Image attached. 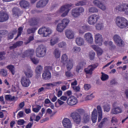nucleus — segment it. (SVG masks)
I'll return each mask as SVG.
<instances>
[{
	"label": "nucleus",
	"instance_id": "nucleus-24",
	"mask_svg": "<svg viewBox=\"0 0 128 128\" xmlns=\"http://www.w3.org/2000/svg\"><path fill=\"white\" fill-rule=\"evenodd\" d=\"M84 38H86V42H88V44H92V42H94V38H92V34L90 32L86 33L84 34Z\"/></svg>",
	"mask_w": 128,
	"mask_h": 128
},
{
	"label": "nucleus",
	"instance_id": "nucleus-16",
	"mask_svg": "<svg viewBox=\"0 0 128 128\" xmlns=\"http://www.w3.org/2000/svg\"><path fill=\"white\" fill-rule=\"evenodd\" d=\"M66 102L69 106H76L78 104V101L76 98L72 96L67 100Z\"/></svg>",
	"mask_w": 128,
	"mask_h": 128
},
{
	"label": "nucleus",
	"instance_id": "nucleus-51",
	"mask_svg": "<svg viewBox=\"0 0 128 128\" xmlns=\"http://www.w3.org/2000/svg\"><path fill=\"white\" fill-rule=\"evenodd\" d=\"M65 76H66V78H70L72 76H74V74H72L70 70H68V71L66 72H65Z\"/></svg>",
	"mask_w": 128,
	"mask_h": 128
},
{
	"label": "nucleus",
	"instance_id": "nucleus-44",
	"mask_svg": "<svg viewBox=\"0 0 128 128\" xmlns=\"http://www.w3.org/2000/svg\"><path fill=\"white\" fill-rule=\"evenodd\" d=\"M88 12H89L94 14V12H98V8L95 7H91L88 8Z\"/></svg>",
	"mask_w": 128,
	"mask_h": 128
},
{
	"label": "nucleus",
	"instance_id": "nucleus-17",
	"mask_svg": "<svg viewBox=\"0 0 128 128\" xmlns=\"http://www.w3.org/2000/svg\"><path fill=\"white\" fill-rule=\"evenodd\" d=\"M48 4V0H40L36 4V7L38 8H44Z\"/></svg>",
	"mask_w": 128,
	"mask_h": 128
},
{
	"label": "nucleus",
	"instance_id": "nucleus-63",
	"mask_svg": "<svg viewBox=\"0 0 128 128\" xmlns=\"http://www.w3.org/2000/svg\"><path fill=\"white\" fill-rule=\"evenodd\" d=\"M73 90H75V92H80V86H72Z\"/></svg>",
	"mask_w": 128,
	"mask_h": 128
},
{
	"label": "nucleus",
	"instance_id": "nucleus-55",
	"mask_svg": "<svg viewBox=\"0 0 128 128\" xmlns=\"http://www.w3.org/2000/svg\"><path fill=\"white\" fill-rule=\"evenodd\" d=\"M26 124V121L24 120L20 119L18 121V124L19 126H22V124Z\"/></svg>",
	"mask_w": 128,
	"mask_h": 128
},
{
	"label": "nucleus",
	"instance_id": "nucleus-15",
	"mask_svg": "<svg viewBox=\"0 0 128 128\" xmlns=\"http://www.w3.org/2000/svg\"><path fill=\"white\" fill-rule=\"evenodd\" d=\"M116 10L118 12H124L126 14H128V4H122L116 8Z\"/></svg>",
	"mask_w": 128,
	"mask_h": 128
},
{
	"label": "nucleus",
	"instance_id": "nucleus-1",
	"mask_svg": "<svg viewBox=\"0 0 128 128\" xmlns=\"http://www.w3.org/2000/svg\"><path fill=\"white\" fill-rule=\"evenodd\" d=\"M61 62L63 64H66V68L68 70H71L74 66V60L69 59L66 54H64L61 58Z\"/></svg>",
	"mask_w": 128,
	"mask_h": 128
},
{
	"label": "nucleus",
	"instance_id": "nucleus-30",
	"mask_svg": "<svg viewBox=\"0 0 128 128\" xmlns=\"http://www.w3.org/2000/svg\"><path fill=\"white\" fill-rule=\"evenodd\" d=\"M25 76H26L28 78H32V70L30 68H28L26 71L24 72Z\"/></svg>",
	"mask_w": 128,
	"mask_h": 128
},
{
	"label": "nucleus",
	"instance_id": "nucleus-33",
	"mask_svg": "<svg viewBox=\"0 0 128 128\" xmlns=\"http://www.w3.org/2000/svg\"><path fill=\"white\" fill-rule=\"evenodd\" d=\"M16 100V96H12V95L10 94H7L5 96V100L6 101H10V102H12Z\"/></svg>",
	"mask_w": 128,
	"mask_h": 128
},
{
	"label": "nucleus",
	"instance_id": "nucleus-57",
	"mask_svg": "<svg viewBox=\"0 0 128 128\" xmlns=\"http://www.w3.org/2000/svg\"><path fill=\"white\" fill-rule=\"evenodd\" d=\"M14 38V34H12V32H9L8 35L7 40H12Z\"/></svg>",
	"mask_w": 128,
	"mask_h": 128
},
{
	"label": "nucleus",
	"instance_id": "nucleus-39",
	"mask_svg": "<svg viewBox=\"0 0 128 128\" xmlns=\"http://www.w3.org/2000/svg\"><path fill=\"white\" fill-rule=\"evenodd\" d=\"M83 122L84 124H88V122H90V116L86 114H84L83 117Z\"/></svg>",
	"mask_w": 128,
	"mask_h": 128
},
{
	"label": "nucleus",
	"instance_id": "nucleus-29",
	"mask_svg": "<svg viewBox=\"0 0 128 128\" xmlns=\"http://www.w3.org/2000/svg\"><path fill=\"white\" fill-rule=\"evenodd\" d=\"M42 70V66H36L35 70V72H36V78H40V76Z\"/></svg>",
	"mask_w": 128,
	"mask_h": 128
},
{
	"label": "nucleus",
	"instance_id": "nucleus-21",
	"mask_svg": "<svg viewBox=\"0 0 128 128\" xmlns=\"http://www.w3.org/2000/svg\"><path fill=\"white\" fill-rule=\"evenodd\" d=\"M42 78L44 80H50V78H52V75L50 70H45L42 74Z\"/></svg>",
	"mask_w": 128,
	"mask_h": 128
},
{
	"label": "nucleus",
	"instance_id": "nucleus-5",
	"mask_svg": "<svg viewBox=\"0 0 128 128\" xmlns=\"http://www.w3.org/2000/svg\"><path fill=\"white\" fill-rule=\"evenodd\" d=\"M70 24V20L68 19H63L62 20L61 23L58 24L56 26V30L58 32H62L64 30V28L68 26V25Z\"/></svg>",
	"mask_w": 128,
	"mask_h": 128
},
{
	"label": "nucleus",
	"instance_id": "nucleus-38",
	"mask_svg": "<svg viewBox=\"0 0 128 128\" xmlns=\"http://www.w3.org/2000/svg\"><path fill=\"white\" fill-rule=\"evenodd\" d=\"M58 42V38H53L50 40V45L52 46H54Z\"/></svg>",
	"mask_w": 128,
	"mask_h": 128
},
{
	"label": "nucleus",
	"instance_id": "nucleus-53",
	"mask_svg": "<svg viewBox=\"0 0 128 128\" xmlns=\"http://www.w3.org/2000/svg\"><path fill=\"white\" fill-rule=\"evenodd\" d=\"M1 74L3 76H8V71L6 70L2 69Z\"/></svg>",
	"mask_w": 128,
	"mask_h": 128
},
{
	"label": "nucleus",
	"instance_id": "nucleus-41",
	"mask_svg": "<svg viewBox=\"0 0 128 128\" xmlns=\"http://www.w3.org/2000/svg\"><path fill=\"white\" fill-rule=\"evenodd\" d=\"M86 0H84L79 1L76 4V6H86Z\"/></svg>",
	"mask_w": 128,
	"mask_h": 128
},
{
	"label": "nucleus",
	"instance_id": "nucleus-13",
	"mask_svg": "<svg viewBox=\"0 0 128 128\" xmlns=\"http://www.w3.org/2000/svg\"><path fill=\"white\" fill-rule=\"evenodd\" d=\"M8 18H10V16L8 13L4 12H0V22H4L8 20Z\"/></svg>",
	"mask_w": 128,
	"mask_h": 128
},
{
	"label": "nucleus",
	"instance_id": "nucleus-45",
	"mask_svg": "<svg viewBox=\"0 0 128 128\" xmlns=\"http://www.w3.org/2000/svg\"><path fill=\"white\" fill-rule=\"evenodd\" d=\"M96 56V52L93 51H91L89 53L90 59V60H94V56Z\"/></svg>",
	"mask_w": 128,
	"mask_h": 128
},
{
	"label": "nucleus",
	"instance_id": "nucleus-60",
	"mask_svg": "<svg viewBox=\"0 0 128 128\" xmlns=\"http://www.w3.org/2000/svg\"><path fill=\"white\" fill-rule=\"evenodd\" d=\"M78 112L79 114H84L86 111H84V109H78Z\"/></svg>",
	"mask_w": 128,
	"mask_h": 128
},
{
	"label": "nucleus",
	"instance_id": "nucleus-59",
	"mask_svg": "<svg viewBox=\"0 0 128 128\" xmlns=\"http://www.w3.org/2000/svg\"><path fill=\"white\" fill-rule=\"evenodd\" d=\"M93 70V69L90 68L88 70H85V72L86 74H92Z\"/></svg>",
	"mask_w": 128,
	"mask_h": 128
},
{
	"label": "nucleus",
	"instance_id": "nucleus-18",
	"mask_svg": "<svg viewBox=\"0 0 128 128\" xmlns=\"http://www.w3.org/2000/svg\"><path fill=\"white\" fill-rule=\"evenodd\" d=\"M122 109L120 106L114 107V106H113V108L110 112L112 114H122Z\"/></svg>",
	"mask_w": 128,
	"mask_h": 128
},
{
	"label": "nucleus",
	"instance_id": "nucleus-2",
	"mask_svg": "<svg viewBox=\"0 0 128 128\" xmlns=\"http://www.w3.org/2000/svg\"><path fill=\"white\" fill-rule=\"evenodd\" d=\"M116 26L119 28H126V26H128V20L124 17L117 16L116 18Z\"/></svg>",
	"mask_w": 128,
	"mask_h": 128
},
{
	"label": "nucleus",
	"instance_id": "nucleus-56",
	"mask_svg": "<svg viewBox=\"0 0 128 128\" xmlns=\"http://www.w3.org/2000/svg\"><path fill=\"white\" fill-rule=\"evenodd\" d=\"M84 88L85 90H88L92 88V86L90 84H84Z\"/></svg>",
	"mask_w": 128,
	"mask_h": 128
},
{
	"label": "nucleus",
	"instance_id": "nucleus-48",
	"mask_svg": "<svg viewBox=\"0 0 128 128\" xmlns=\"http://www.w3.org/2000/svg\"><path fill=\"white\" fill-rule=\"evenodd\" d=\"M106 122H108V118H104L102 119V122H101L100 124L98 125V128H102V126H104V124Z\"/></svg>",
	"mask_w": 128,
	"mask_h": 128
},
{
	"label": "nucleus",
	"instance_id": "nucleus-6",
	"mask_svg": "<svg viewBox=\"0 0 128 128\" xmlns=\"http://www.w3.org/2000/svg\"><path fill=\"white\" fill-rule=\"evenodd\" d=\"M46 54V48L42 44L39 45L36 49V56L38 58H44Z\"/></svg>",
	"mask_w": 128,
	"mask_h": 128
},
{
	"label": "nucleus",
	"instance_id": "nucleus-23",
	"mask_svg": "<svg viewBox=\"0 0 128 128\" xmlns=\"http://www.w3.org/2000/svg\"><path fill=\"white\" fill-rule=\"evenodd\" d=\"M97 120H98V110H96V108H94L92 114V120L93 124H96V122Z\"/></svg>",
	"mask_w": 128,
	"mask_h": 128
},
{
	"label": "nucleus",
	"instance_id": "nucleus-20",
	"mask_svg": "<svg viewBox=\"0 0 128 128\" xmlns=\"http://www.w3.org/2000/svg\"><path fill=\"white\" fill-rule=\"evenodd\" d=\"M65 34L66 38L69 40H72L74 38V31L70 29H67L65 31Z\"/></svg>",
	"mask_w": 128,
	"mask_h": 128
},
{
	"label": "nucleus",
	"instance_id": "nucleus-62",
	"mask_svg": "<svg viewBox=\"0 0 128 128\" xmlns=\"http://www.w3.org/2000/svg\"><path fill=\"white\" fill-rule=\"evenodd\" d=\"M90 66H91L90 68H91L92 70H94L95 68H96V67H97V66H98V64L96 63V64H95L90 65Z\"/></svg>",
	"mask_w": 128,
	"mask_h": 128
},
{
	"label": "nucleus",
	"instance_id": "nucleus-26",
	"mask_svg": "<svg viewBox=\"0 0 128 128\" xmlns=\"http://www.w3.org/2000/svg\"><path fill=\"white\" fill-rule=\"evenodd\" d=\"M24 42L22 41H18L15 44H13L12 46L9 47L10 50H14L18 47L22 46Z\"/></svg>",
	"mask_w": 128,
	"mask_h": 128
},
{
	"label": "nucleus",
	"instance_id": "nucleus-54",
	"mask_svg": "<svg viewBox=\"0 0 128 128\" xmlns=\"http://www.w3.org/2000/svg\"><path fill=\"white\" fill-rule=\"evenodd\" d=\"M22 30H24V28L20 26L18 28V36H22Z\"/></svg>",
	"mask_w": 128,
	"mask_h": 128
},
{
	"label": "nucleus",
	"instance_id": "nucleus-49",
	"mask_svg": "<svg viewBox=\"0 0 128 128\" xmlns=\"http://www.w3.org/2000/svg\"><path fill=\"white\" fill-rule=\"evenodd\" d=\"M30 60L32 62H33V64H38V62H40V61L36 58H32L31 57Z\"/></svg>",
	"mask_w": 128,
	"mask_h": 128
},
{
	"label": "nucleus",
	"instance_id": "nucleus-47",
	"mask_svg": "<svg viewBox=\"0 0 128 128\" xmlns=\"http://www.w3.org/2000/svg\"><path fill=\"white\" fill-rule=\"evenodd\" d=\"M40 108H42V106L40 105H36V108H32V111L34 112H38L40 110Z\"/></svg>",
	"mask_w": 128,
	"mask_h": 128
},
{
	"label": "nucleus",
	"instance_id": "nucleus-14",
	"mask_svg": "<svg viewBox=\"0 0 128 128\" xmlns=\"http://www.w3.org/2000/svg\"><path fill=\"white\" fill-rule=\"evenodd\" d=\"M102 42H104V40L100 34H98L95 35V42L96 44L100 46H102Z\"/></svg>",
	"mask_w": 128,
	"mask_h": 128
},
{
	"label": "nucleus",
	"instance_id": "nucleus-43",
	"mask_svg": "<svg viewBox=\"0 0 128 128\" xmlns=\"http://www.w3.org/2000/svg\"><path fill=\"white\" fill-rule=\"evenodd\" d=\"M104 112H108L110 110V104H106L104 106Z\"/></svg>",
	"mask_w": 128,
	"mask_h": 128
},
{
	"label": "nucleus",
	"instance_id": "nucleus-31",
	"mask_svg": "<svg viewBox=\"0 0 128 128\" xmlns=\"http://www.w3.org/2000/svg\"><path fill=\"white\" fill-rule=\"evenodd\" d=\"M76 44L80 46H82V44H84V38L80 37L77 38H76Z\"/></svg>",
	"mask_w": 128,
	"mask_h": 128
},
{
	"label": "nucleus",
	"instance_id": "nucleus-9",
	"mask_svg": "<svg viewBox=\"0 0 128 128\" xmlns=\"http://www.w3.org/2000/svg\"><path fill=\"white\" fill-rule=\"evenodd\" d=\"M71 118H72L74 122L78 124H80V122L82 121V116L77 112H73L70 114Z\"/></svg>",
	"mask_w": 128,
	"mask_h": 128
},
{
	"label": "nucleus",
	"instance_id": "nucleus-52",
	"mask_svg": "<svg viewBox=\"0 0 128 128\" xmlns=\"http://www.w3.org/2000/svg\"><path fill=\"white\" fill-rule=\"evenodd\" d=\"M34 40V36H29V38L27 40L26 42V44H28L30 42H32Z\"/></svg>",
	"mask_w": 128,
	"mask_h": 128
},
{
	"label": "nucleus",
	"instance_id": "nucleus-22",
	"mask_svg": "<svg viewBox=\"0 0 128 128\" xmlns=\"http://www.w3.org/2000/svg\"><path fill=\"white\" fill-rule=\"evenodd\" d=\"M94 4L95 6H96L98 8H99L102 10H106V6L104 5L102 3L98 0H94Z\"/></svg>",
	"mask_w": 128,
	"mask_h": 128
},
{
	"label": "nucleus",
	"instance_id": "nucleus-50",
	"mask_svg": "<svg viewBox=\"0 0 128 128\" xmlns=\"http://www.w3.org/2000/svg\"><path fill=\"white\" fill-rule=\"evenodd\" d=\"M4 56H6V52H0V60H2L6 58Z\"/></svg>",
	"mask_w": 128,
	"mask_h": 128
},
{
	"label": "nucleus",
	"instance_id": "nucleus-7",
	"mask_svg": "<svg viewBox=\"0 0 128 128\" xmlns=\"http://www.w3.org/2000/svg\"><path fill=\"white\" fill-rule=\"evenodd\" d=\"M38 34H42L44 38H46V36H48V35L52 34V30L50 28L43 26L38 30Z\"/></svg>",
	"mask_w": 128,
	"mask_h": 128
},
{
	"label": "nucleus",
	"instance_id": "nucleus-46",
	"mask_svg": "<svg viewBox=\"0 0 128 128\" xmlns=\"http://www.w3.org/2000/svg\"><path fill=\"white\" fill-rule=\"evenodd\" d=\"M96 28L97 30H100L104 28V25H102V23H98L96 24Z\"/></svg>",
	"mask_w": 128,
	"mask_h": 128
},
{
	"label": "nucleus",
	"instance_id": "nucleus-40",
	"mask_svg": "<svg viewBox=\"0 0 128 128\" xmlns=\"http://www.w3.org/2000/svg\"><path fill=\"white\" fill-rule=\"evenodd\" d=\"M102 76L100 78L102 80V82H104L106 80H108V75L106 74H104V73L102 72Z\"/></svg>",
	"mask_w": 128,
	"mask_h": 128
},
{
	"label": "nucleus",
	"instance_id": "nucleus-34",
	"mask_svg": "<svg viewBox=\"0 0 128 128\" xmlns=\"http://www.w3.org/2000/svg\"><path fill=\"white\" fill-rule=\"evenodd\" d=\"M38 30V28L36 27H33L32 28H29L27 30V34H34Z\"/></svg>",
	"mask_w": 128,
	"mask_h": 128
},
{
	"label": "nucleus",
	"instance_id": "nucleus-32",
	"mask_svg": "<svg viewBox=\"0 0 128 128\" xmlns=\"http://www.w3.org/2000/svg\"><path fill=\"white\" fill-rule=\"evenodd\" d=\"M38 24V20L36 18H32L30 22V26H37Z\"/></svg>",
	"mask_w": 128,
	"mask_h": 128
},
{
	"label": "nucleus",
	"instance_id": "nucleus-12",
	"mask_svg": "<svg viewBox=\"0 0 128 128\" xmlns=\"http://www.w3.org/2000/svg\"><path fill=\"white\" fill-rule=\"evenodd\" d=\"M34 49H30L28 50H26L25 52H24L23 54H21V58H24L27 56H30V58H32V56H34Z\"/></svg>",
	"mask_w": 128,
	"mask_h": 128
},
{
	"label": "nucleus",
	"instance_id": "nucleus-35",
	"mask_svg": "<svg viewBox=\"0 0 128 128\" xmlns=\"http://www.w3.org/2000/svg\"><path fill=\"white\" fill-rule=\"evenodd\" d=\"M6 68L9 70L11 74L14 76V74H16V72L14 71V66L13 65H8L6 66Z\"/></svg>",
	"mask_w": 128,
	"mask_h": 128
},
{
	"label": "nucleus",
	"instance_id": "nucleus-11",
	"mask_svg": "<svg viewBox=\"0 0 128 128\" xmlns=\"http://www.w3.org/2000/svg\"><path fill=\"white\" fill-rule=\"evenodd\" d=\"M21 84L24 88H28L30 84V80L24 76H22L20 80Z\"/></svg>",
	"mask_w": 128,
	"mask_h": 128
},
{
	"label": "nucleus",
	"instance_id": "nucleus-19",
	"mask_svg": "<svg viewBox=\"0 0 128 128\" xmlns=\"http://www.w3.org/2000/svg\"><path fill=\"white\" fill-rule=\"evenodd\" d=\"M62 124L64 128H72V122L68 118H64L62 120Z\"/></svg>",
	"mask_w": 128,
	"mask_h": 128
},
{
	"label": "nucleus",
	"instance_id": "nucleus-27",
	"mask_svg": "<svg viewBox=\"0 0 128 128\" xmlns=\"http://www.w3.org/2000/svg\"><path fill=\"white\" fill-rule=\"evenodd\" d=\"M20 5L22 8H28L30 6V3L28 1L22 0L20 2Z\"/></svg>",
	"mask_w": 128,
	"mask_h": 128
},
{
	"label": "nucleus",
	"instance_id": "nucleus-8",
	"mask_svg": "<svg viewBox=\"0 0 128 128\" xmlns=\"http://www.w3.org/2000/svg\"><path fill=\"white\" fill-rule=\"evenodd\" d=\"M113 40L118 46H120V48L124 46V42L122 40V39L120 36H118V34H115L113 37Z\"/></svg>",
	"mask_w": 128,
	"mask_h": 128
},
{
	"label": "nucleus",
	"instance_id": "nucleus-25",
	"mask_svg": "<svg viewBox=\"0 0 128 128\" xmlns=\"http://www.w3.org/2000/svg\"><path fill=\"white\" fill-rule=\"evenodd\" d=\"M12 12L13 14V16H18H18H20V14H22V11H20V10L18 8L16 7H14L12 8Z\"/></svg>",
	"mask_w": 128,
	"mask_h": 128
},
{
	"label": "nucleus",
	"instance_id": "nucleus-37",
	"mask_svg": "<svg viewBox=\"0 0 128 128\" xmlns=\"http://www.w3.org/2000/svg\"><path fill=\"white\" fill-rule=\"evenodd\" d=\"M108 44L109 46V50H116V46L112 42H109Z\"/></svg>",
	"mask_w": 128,
	"mask_h": 128
},
{
	"label": "nucleus",
	"instance_id": "nucleus-58",
	"mask_svg": "<svg viewBox=\"0 0 128 128\" xmlns=\"http://www.w3.org/2000/svg\"><path fill=\"white\" fill-rule=\"evenodd\" d=\"M59 48H62L66 46V44L64 42H61L58 44Z\"/></svg>",
	"mask_w": 128,
	"mask_h": 128
},
{
	"label": "nucleus",
	"instance_id": "nucleus-61",
	"mask_svg": "<svg viewBox=\"0 0 128 128\" xmlns=\"http://www.w3.org/2000/svg\"><path fill=\"white\" fill-rule=\"evenodd\" d=\"M8 32L6 30H0V36H6Z\"/></svg>",
	"mask_w": 128,
	"mask_h": 128
},
{
	"label": "nucleus",
	"instance_id": "nucleus-3",
	"mask_svg": "<svg viewBox=\"0 0 128 128\" xmlns=\"http://www.w3.org/2000/svg\"><path fill=\"white\" fill-rule=\"evenodd\" d=\"M74 8V4H67L62 6L59 10V12L62 14L61 16H62V18L66 16L71 8Z\"/></svg>",
	"mask_w": 128,
	"mask_h": 128
},
{
	"label": "nucleus",
	"instance_id": "nucleus-10",
	"mask_svg": "<svg viewBox=\"0 0 128 128\" xmlns=\"http://www.w3.org/2000/svg\"><path fill=\"white\" fill-rule=\"evenodd\" d=\"M88 22L89 24H96L98 20H100V16L96 14H92L90 15L88 18Z\"/></svg>",
	"mask_w": 128,
	"mask_h": 128
},
{
	"label": "nucleus",
	"instance_id": "nucleus-64",
	"mask_svg": "<svg viewBox=\"0 0 128 128\" xmlns=\"http://www.w3.org/2000/svg\"><path fill=\"white\" fill-rule=\"evenodd\" d=\"M34 126V122H29L26 126V128H31Z\"/></svg>",
	"mask_w": 128,
	"mask_h": 128
},
{
	"label": "nucleus",
	"instance_id": "nucleus-42",
	"mask_svg": "<svg viewBox=\"0 0 128 128\" xmlns=\"http://www.w3.org/2000/svg\"><path fill=\"white\" fill-rule=\"evenodd\" d=\"M72 52H76V54H78V52H80V50H82V48H80V47H78V46H74L73 47L72 49Z\"/></svg>",
	"mask_w": 128,
	"mask_h": 128
},
{
	"label": "nucleus",
	"instance_id": "nucleus-36",
	"mask_svg": "<svg viewBox=\"0 0 128 128\" xmlns=\"http://www.w3.org/2000/svg\"><path fill=\"white\" fill-rule=\"evenodd\" d=\"M56 58H60V51L58 48H56L54 52Z\"/></svg>",
	"mask_w": 128,
	"mask_h": 128
},
{
	"label": "nucleus",
	"instance_id": "nucleus-28",
	"mask_svg": "<svg viewBox=\"0 0 128 128\" xmlns=\"http://www.w3.org/2000/svg\"><path fill=\"white\" fill-rule=\"evenodd\" d=\"M97 110L98 114V122H100L102 118V107L100 106H97Z\"/></svg>",
	"mask_w": 128,
	"mask_h": 128
},
{
	"label": "nucleus",
	"instance_id": "nucleus-4",
	"mask_svg": "<svg viewBox=\"0 0 128 128\" xmlns=\"http://www.w3.org/2000/svg\"><path fill=\"white\" fill-rule=\"evenodd\" d=\"M84 12V8L82 7L74 8L71 10V15L74 18L80 16V14Z\"/></svg>",
	"mask_w": 128,
	"mask_h": 128
}]
</instances>
